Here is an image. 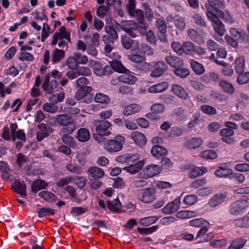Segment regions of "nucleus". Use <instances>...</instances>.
<instances>
[{
    "instance_id": "58",
    "label": "nucleus",
    "mask_w": 249,
    "mask_h": 249,
    "mask_svg": "<svg viewBox=\"0 0 249 249\" xmlns=\"http://www.w3.org/2000/svg\"><path fill=\"white\" fill-rule=\"evenodd\" d=\"M189 224L191 226L199 228L208 224V222L203 218H196L191 220Z\"/></svg>"
},
{
    "instance_id": "44",
    "label": "nucleus",
    "mask_w": 249,
    "mask_h": 249,
    "mask_svg": "<svg viewBox=\"0 0 249 249\" xmlns=\"http://www.w3.org/2000/svg\"><path fill=\"white\" fill-rule=\"evenodd\" d=\"M207 171V169L205 167H195L194 169H192L189 174V177L191 178H196L198 176L202 175Z\"/></svg>"
},
{
    "instance_id": "62",
    "label": "nucleus",
    "mask_w": 249,
    "mask_h": 249,
    "mask_svg": "<svg viewBox=\"0 0 249 249\" xmlns=\"http://www.w3.org/2000/svg\"><path fill=\"white\" fill-rule=\"evenodd\" d=\"M239 74L237 78V82L238 84L242 85L249 82V72Z\"/></svg>"
},
{
    "instance_id": "21",
    "label": "nucleus",
    "mask_w": 249,
    "mask_h": 249,
    "mask_svg": "<svg viewBox=\"0 0 249 249\" xmlns=\"http://www.w3.org/2000/svg\"><path fill=\"white\" fill-rule=\"evenodd\" d=\"M212 22V25L215 32L220 36H222L225 32L224 25L222 21L217 17L211 20Z\"/></svg>"
},
{
    "instance_id": "51",
    "label": "nucleus",
    "mask_w": 249,
    "mask_h": 249,
    "mask_svg": "<svg viewBox=\"0 0 249 249\" xmlns=\"http://www.w3.org/2000/svg\"><path fill=\"white\" fill-rule=\"evenodd\" d=\"M65 97V94L63 92H60L53 94L49 98L50 102L53 105H55L58 102H62Z\"/></svg>"
},
{
    "instance_id": "24",
    "label": "nucleus",
    "mask_w": 249,
    "mask_h": 249,
    "mask_svg": "<svg viewBox=\"0 0 249 249\" xmlns=\"http://www.w3.org/2000/svg\"><path fill=\"white\" fill-rule=\"evenodd\" d=\"M73 132H60L62 134L61 138L62 141L66 144L69 145L72 148L75 147L76 146V142L74 138L70 136Z\"/></svg>"
},
{
    "instance_id": "34",
    "label": "nucleus",
    "mask_w": 249,
    "mask_h": 249,
    "mask_svg": "<svg viewBox=\"0 0 249 249\" xmlns=\"http://www.w3.org/2000/svg\"><path fill=\"white\" fill-rule=\"evenodd\" d=\"M12 187L14 190L20 196H25L26 195L25 185L19 180H16L13 183Z\"/></svg>"
},
{
    "instance_id": "23",
    "label": "nucleus",
    "mask_w": 249,
    "mask_h": 249,
    "mask_svg": "<svg viewBox=\"0 0 249 249\" xmlns=\"http://www.w3.org/2000/svg\"><path fill=\"white\" fill-rule=\"evenodd\" d=\"M131 72L127 70V71L124 72L123 75L119 76L120 81L121 82L126 83L129 85H133L137 81L136 76L131 74Z\"/></svg>"
},
{
    "instance_id": "30",
    "label": "nucleus",
    "mask_w": 249,
    "mask_h": 249,
    "mask_svg": "<svg viewBox=\"0 0 249 249\" xmlns=\"http://www.w3.org/2000/svg\"><path fill=\"white\" fill-rule=\"evenodd\" d=\"M219 85L223 91L226 93L232 94L235 92V89L233 85L226 80H220Z\"/></svg>"
},
{
    "instance_id": "55",
    "label": "nucleus",
    "mask_w": 249,
    "mask_h": 249,
    "mask_svg": "<svg viewBox=\"0 0 249 249\" xmlns=\"http://www.w3.org/2000/svg\"><path fill=\"white\" fill-rule=\"evenodd\" d=\"M177 217L182 219H187L196 216L195 212L190 211H181L176 213Z\"/></svg>"
},
{
    "instance_id": "35",
    "label": "nucleus",
    "mask_w": 249,
    "mask_h": 249,
    "mask_svg": "<svg viewBox=\"0 0 249 249\" xmlns=\"http://www.w3.org/2000/svg\"><path fill=\"white\" fill-rule=\"evenodd\" d=\"M183 53L188 55H193L195 53V44L190 41L183 42L182 54Z\"/></svg>"
},
{
    "instance_id": "26",
    "label": "nucleus",
    "mask_w": 249,
    "mask_h": 249,
    "mask_svg": "<svg viewBox=\"0 0 249 249\" xmlns=\"http://www.w3.org/2000/svg\"><path fill=\"white\" fill-rule=\"evenodd\" d=\"M247 242V239L243 237H237L232 240L228 249H242Z\"/></svg>"
},
{
    "instance_id": "39",
    "label": "nucleus",
    "mask_w": 249,
    "mask_h": 249,
    "mask_svg": "<svg viewBox=\"0 0 249 249\" xmlns=\"http://www.w3.org/2000/svg\"><path fill=\"white\" fill-rule=\"evenodd\" d=\"M192 18L194 23L198 26L201 28H205L207 26V22L198 13H195L192 16Z\"/></svg>"
},
{
    "instance_id": "15",
    "label": "nucleus",
    "mask_w": 249,
    "mask_h": 249,
    "mask_svg": "<svg viewBox=\"0 0 249 249\" xmlns=\"http://www.w3.org/2000/svg\"><path fill=\"white\" fill-rule=\"evenodd\" d=\"M131 137L135 143L139 146L144 145L146 142V138L142 133L135 131L131 133Z\"/></svg>"
},
{
    "instance_id": "8",
    "label": "nucleus",
    "mask_w": 249,
    "mask_h": 249,
    "mask_svg": "<svg viewBox=\"0 0 249 249\" xmlns=\"http://www.w3.org/2000/svg\"><path fill=\"white\" fill-rule=\"evenodd\" d=\"M105 31L107 35L103 36V41L105 43H111L113 44L114 41L118 39V35L116 31L110 25H106Z\"/></svg>"
},
{
    "instance_id": "52",
    "label": "nucleus",
    "mask_w": 249,
    "mask_h": 249,
    "mask_svg": "<svg viewBox=\"0 0 249 249\" xmlns=\"http://www.w3.org/2000/svg\"><path fill=\"white\" fill-rule=\"evenodd\" d=\"M159 229V226H153L149 228H138L137 231L143 235L151 234L156 231Z\"/></svg>"
},
{
    "instance_id": "53",
    "label": "nucleus",
    "mask_w": 249,
    "mask_h": 249,
    "mask_svg": "<svg viewBox=\"0 0 249 249\" xmlns=\"http://www.w3.org/2000/svg\"><path fill=\"white\" fill-rule=\"evenodd\" d=\"M205 7L207 9L206 16L210 20L217 17L214 13L215 12V9H216L215 6L209 3L205 4Z\"/></svg>"
},
{
    "instance_id": "57",
    "label": "nucleus",
    "mask_w": 249,
    "mask_h": 249,
    "mask_svg": "<svg viewBox=\"0 0 249 249\" xmlns=\"http://www.w3.org/2000/svg\"><path fill=\"white\" fill-rule=\"evenodd\" d=\"M121 42L124 49H129L132 47L133 40L126 35H124L121 37Z\"/></svg>"
},
{
    "instance_id": "13",
    "label": "nucleus",
    "mask_w": 249,
    "mask_h": 249,
    "mask_svg": "<svg viewBox=\"0 0 249 249\" xmlns=\"http://www.w3.org/2000/svg\"><path fill=\"white\" fill-rule=\"evenodd\" d=\"M164 59L166 62L171 67L174 68V69L182 67L184 64L183 60L181 58L175 55H166Z\"/></svg>"
},
{
    "instance_id": "5",
    "label": "nucleus",
    "mask_w": 249,
    "mask_h": 249,
    "mask_svg": "<svg viewBox=\"0 0 249 249\" xmlns=\"http://www.w3.org/2000/svg\"><path fill=\"white\" fill-rule=\"evenodd\" d=\"M249 207V202L246 199H239L232 202L230 208L231 215H238L245 213Z\"/></svg>"
},
{
    "instance_id": "3",
    "label": "nucleus",
    "mask_w": 249,
    "mask_h": 249,
    "mask_svg": "<svg viewBox=\"0 0 249 249\" xmlns=\"http://www.w3.org/2000/svg\"><path fill=\"white\" fill-rule=\"evenodd\" d=\"M56 122L62 126L60 132H74L76 129V124L74 119L70 115L64 114L55 116Z\"/></svg>"
},
{
    "instance_id": "6",
    "label": "nucleus",
    "mask_w": 249,
    "mask_h": 249,
    "mask_svg": "<svg viewBox=\"0 0 249 249\" xmlns=\"http://www.w3.org/2000/svg\"><path fill=\"white\" fill-rule=\"evenodd\" d=\"M92 88L91 87H86L79 89L75 93V98L80 102L89 104L91 102L93 94L91 93Z\"/></svg>"
},
{
    "instance_id": "47",
    "label": "nucleus",
    "mask_w": 249,
    "mask_h": 249,
    "mask_svg": "<svg viewBox=\"0 0 249 249\" xmlns=\"http://www.w3.org/2000/svg\"><path fill=\"white\" fill-rule=\"evenodd\" d=\"M38 196L44 200L50 202L54 201L56 198L55 196L53 194L46 191H43L39 193Z\"/></svg>"
},
{
    "instance_id": "12",
    "label": "nucleus",
    "mask_w": 249,
    "mask_h": 249,
    "mask_svg": "<svg viewBox=\"0 0 249 249\" xmlns=\"http://www.w3.org/2000/svg\"><path fill=\"white\" fill-rule=\"evenodd\" d=\"M168 66L163 61H158L155 66L154 70L151 72L150 76L154 78L162 76L167 70Z\"/></svg>"
},
{
    "instance_id": "32",
    "label": "nucleus",
    "mask_w": 249,
    "mask_h": 249,
    "mask_svg": "<svg viewBox=\"0 0 249 249\" xmlns=\"http://www.w3.org/2000/svg\"><path fill=\"white\" fill-rule=\"evenodd\" d=\"M233 225L240 228H249V216L246 215L242 218L233 220Z\"/></svg>"
},
{
    "instance_id": "31",
    "label": "nucleus",
    "mask_w": 249,
    "mask_h": 249,
    "mask_svg": "<svg viewBox=\"0 0 249 249\" xmlns=\"http://www.w3.org/2000/svg\"><path fill=\"white\" fill-rule=\"evenodd\" d=\"M141 109L140 105L136 104H132L125 107L123 110L125 116H130L138 112Z\"/></svg>"
},
{
    "instance_id": "10",
    "label": "nucleus",
    "mask_w": 249,
    "mask_h": 249,
    "mask_svg": "<svg viewBox=\"0 0 249 249\" xmlns=\"http://www.w3.org/2000/svg\"><path fill=\"white\" fill-rule=\"evenodd\" d=\"M111 124L107 121H100L96 124V132L100 135L107 136L110 134Z\"/></svg>"
},
{
    "instance_id": "61",
    "label": "nucleus",
    "mask_w": 249,
    "mask_h": 249,
    "mask_svg": "<svg viewBox=\"0 0 249 249\" xmlns=\"http://www.w3.org/2000/svg\"><path fill=\"white\" fill-rule=\"evenodd\" d=\"M176 27L179 30H183L186 27V22L184 18L178 17L174 20Z\"/></svg>"
},
{
    "instance_id": "49",
    "label": "nucleus",
    "mask_w": 249,
    "mask_h": 249,
    "mask_svg": "<svg viewBox=\"0 0 249 249\" xmlns=\"http://www.w3.org/2000/svg\"><path fill=\"white\" fill-rule=\"evenodd\" d=\"M110 65L112 66V70L119 73L127 71V69L120 61H112Z\"/></svg>"
},
{
    "instance_id": "17",
    "label": "nucleus",
    "mask_w": 249,
    "mask_h": 249,
    "mask_svg": "<svg viewBox=\"0 0 249 249\" xmlns=\"http://www.w3.org/2000/svg\"><path fill=\"white\" fill-rule=\"evenodd\" d=\"M226 196L222 193L216 194L209 200L208 204L211 207H215L225 201Z\"/></svg>"
},
{
    "instance_id": "27",
    "label": "nucleus",
    "mask_w": 249,
    "mask_h": 249,
    "mask_svg": "<svg viewBox=\"0 0 249 249\" xmlns=\"http://www.w3.org/2000/svg\"><path fill=\"white\" fill-rule=\"evenodd\" d=\"M189 63L192 70L196 75H201L205 71L204 66L197 61L191 59Z\"/></svg>"
},
{
    "instance_id": "22",
    "label": "nucleus",
    "mask_w": 249,
    "mask_h": 249,
    "mask_svg": "<svg viewBox=\"0 0 249 249\" xmlns=\"http://www.w3.org/2000/svg\"><path fill=\"white\" fill-rule=\"evenodd\" d=\"M172 90L176 95L181 99L185 100L189 97L188 93L181 86L173 84L172 86Z\"/></svg>"
},
{
    "instance_id": "48",
    "label": "nucleus",
    "mask_w": 249,
    "mask_h": 249,
    "mask_svg": "<svg viewBox=\"0 0 249 249\" xmlns=\"http://www.w3.org/2000/svg\"><path fill=\"white\" fill-rule=\"evenodd\" d=\"M37 213L39 217H43L46 216L53 215L55 211L51 208H42L37 209Z\"/></svg>"
},
{
    "instance_id": "36",
    "label": "nucleus",
    "mask_w": 249,
    "mask_h": 249,
    "mask_svg": "<svg viewBox=\"0 0 249 249\" xmlns=\"http://www.w3.org/2000/svg\"><path fill=\"white\" fill-rule=\"evenodd\" d=\"M47 184L46 182L42 179L35 180L31 186V191L35 193L38 191L46 188Z\"/></svg>"
},
{
    "instance_id": "40",
    "label": "nucleus",
    "mask_w": 249,
    "mask_h": 249,
    "mask_svg": "<svg viewBox=\"0 0 249 249\" xmlns=\"http://www.w3.org/2000/svg\"><path fill=\"white\" fill-rule=\"evenodd\" d=\"M107 207L110 210L114 212H118L120 211L121 203L119 199H115L113 201H107Z\"/></svg>"
},
{
    "instance_id": "38",
    "label": "nucleus",
    "mask_w": 249,
    "mask_h": 249,
    "mask_svg": "<svg viewBox=\"0 0 249 249\" xmlns=\"http://www.w3.org/2000/svg\"><path fill=\"white\" fill-rule=\"evenodd\" d=\"M230 33L239 42H242L245 40L246 34L244 32L239 31L235 28H232L230 30Z\"/></svg>"
},
{
    "instance_id": "42",
    "label": "nucleus",
    "mask_w": 249,
    "mask_h": 249,
    "mask_svg": "<svg viewBox=\"0 0 249 249\" xmlns=\"http://www.w3.org/2000/svg\"><path fill=\"white\" fill-rule=\"evenodd\" d=\"M94 100L95 102L102 104H107L110 102L109 97L102 93H96Z\"/></svg>"
},
{
    "instance_id": "37",
    "label": "nucleus",
    "mask_w": 249,
    "mask_h": 249,
    "mask_svg": "<svg viewBox=\"0 0 249 249\" xmlns=\"http://www.w3.org/2000/svg\"><path fill=\"white\" fill-rule=\"evenodd\" d=\"M65 55V53L64 50L55 49L52 54V62L55 64L60 62L64 57Z\"/></svg>"
},
{
    "instance_id": "46",
    "label": "nucleus",
    "mask_w": 249,
    "mask_h": 249,
    "mask_svg": "<svg viewBox=\"0 0 249 249\" xmlns=\"http://www.w3.org/2000/svg\"><path fill=\"white\" fill-rule=\"evenodd\" d=\"M245 67V60L243 57H239L235 60V69L237 73L243 72Z\"/></svg>"
},
{
    "instance_id": "43",
    "label": "nucleus",
    "mask_w": 249,
    "mask_h": 249,
    "mask_svg": "<svg viewBox=\"0 0 249 249\" xmlns=\"http://www.w3.org/2000/svg\"><path fill=\"white\" fill-rule=\"evenodd\" d=\"M156 26L158 29L159 32L161 33H167V25L163 17H161L157 19Z\"/></svg>"
},
{
    "instance_id": "56",
    "label": "nucleus",
    "mask_w": 249,
    "mask_h": 249,
    "mask_svg": "<svg viewBox=\"0 0 249 249\" xmlns=\"http://www.w3.org/2000/svg\"><path fill=\"white\" fill-rule=\"evenodd\" d=\"M210 96L212 99L220 102H225L228 99V97L226 95L214 90L211 91Z\"/></svg>"
},
{
    "instance_id": "59",
    "label": "nucleus",
    "mask_w": 249,
    "mask_h": 249,
    "mask_svg": "<svg viewBox=\"0 0 249 249\" xmlns=\"http://www.w3.org/2000/svg\"><path fill=\"white\" fill-rule=\"evenodd\" d=\"M76 70L78 76H88L91 74L89 68L86 67H77Z\"/></svg>"
},
{
    "instance_id": "20",
    "label": "nucleus",
    "mask_w": 249,
    "mask_h": 249,
    "mask_svg": "<svg viewBox=\"0 0 249 249\" xmlns=\"http://www.w3.org/2000/svg\"><path fill=\"white\" fill-rule=\"evenodd\" d=\"M168 83L163 81L148 88L147 90L149 93H159L165 91L168 87Z\"/></svg>"
},
{
    "instance_id": "28",
    "label": "nucleus",
    "mask_w": 249,
    "mask_h": 249,
    "mask_svg": "<svg viewBox=\"0 0 249 249\" xmlns=\"http://www.w3.org/2000/svg\"><path fill=\"white\" fill-rule=\"evenodd\" d=\"M151 153L153 156L160 158L165 156L167 154V150L162 146L155 145L152 147Z\"/></svg>"
},
{
    "instance_id": "50",
    "label": "nucleus",
    "mask_w": 249,
    "mask_h": 249,
    "mask_svg": "<svg viewBox=\"0 0 249 249\" xmlns=\"http://www.w3.org/2000/svg\"><path fill=\"white\" fill-rule=\"evenodd\" d=\"M173 72L176 75L181 78H185L190 74L189 70L187 68H182V67L176 68Z\"/></svg>"
},
{
    "instance_id": "29",
    "label": "nucleus",
    "mask_w": 249,
    "mask_h": 249,
    "mask_svg": "<svg viewBox=\"0 0 249 249\" xmlns=\"http://www.w3.org/2000/svg\"><path fill=\"white\" fill-rule=\"evenodd\" d=\"M90 138V134L89 130L85 128H80L77 132L76 138L81 142H86Z\"/></svg>"
},
{
    "instance_id": "14",
    "label": "nucleus",
    "mask_w": 249,
    "mask_h": 249,
    "mask_svg": "<svg viewBox=\"0 0 249 249\" xmlns=\"http://www.w3.org/2000/svg\"><path fill=\"white\" fill-rule=\"evenodd\" d=\"M180 200L175 199L173 201L168 203L162 210L166 214H170L176 212L179 208Z\"/></svg>"
},
{
    "instance_id": "18",
    "label": "nucleus",
    "mask_w": 249,
    "mask_h": 249,
    "mask_svg": "<svg viewBox=\"0 0 249 249\" xmlns=\"http://www.w3.org/2000/svg\"><path fill=\"white\" fill-rule=\"evenodd\" d=\"M187 35L190 39L198 44L201 45L204 42L202 36L198 33L197 31L194 29L188 30Z\"/></svg>"
},
{
    "instance_id": "11",
    "label": "nucleus",
    "mask_w": 249,
    "mask_h": 249,
    "mask_svg": "<svg viewBox=\"0 0 249 249\" xmlns=\"http://www.w3.org/2000/svg\"><path fill=\"white\" fill-rule=\"evenodd\" d=\"M155 190L152 188H148L139 195L138 198L144 203H149L156 199Z\"/></svg>"
},
{
    "instance_id": "7",
    "label": "nucleus",
    "mask_w": 249,
    "mask_h": 249,
    "mask_svg": "<svg viewBox=\"0 0 249 249\" xmlns=\"http://www.w3.org/2000/svg\"><path fill=\"white\" fill-rule=\"evenodd\" d=\"M126 11L128 15L137 20H142L144 18L143 12L141 9H136V1L135 0H128L126 5Z\"/></svg>"
},
{
    "instance_id": "9",
    "label": "nucleus",
    "mask_w": 249,
    "mask_h": 249,
    "mask_svg": "<svg viewBox=\"0 0 249 249\" xmlns=\"http://www.w3.org/2000/svg\"><path fill=\"white\" fill-rule=\"evenodd\" d=\"M38 130L36 132V139L38 142L42 141L52 133L53 129L48 125L41 123L38 124Z\"/></svg>"
},
{
    "instance_id": "16",
    "label": "nucleus",
    "mask_w": 249,
    "mask_h": 249,
    "mask_svg": "<svg viewBox=\"0 0 249 249\" xmlns=\"http://www.w3.org/2000/svg\"><path fill=\"white\" fill-rule=\"evenodd\" d=\"M160 171V166L155 164L150 165L143 169V175L147 178H151L159 174Z\"/></svg>"
},
{
    "instance_id": "4",
    "label": "nucleus",
    "mask_w": 249,
    "mask_h": 249,
    "mask_svg": "<svg viewBox=\"0 0 249 249\" xmlns=\"http://www.w3.org/2000/svg\"><path fill=\"white\" fill-rule=\"evenodd\" d=\"M125 142L124 138L120 135L116 136L113 139H109L104 143V149L110 153L120 151Z\"/></svg>"
},
{
    "instance_id": "2",
    "label": "nucleus",
    "mask_w": 249,
    "mask_h": 249,
    "mask_svg": "<svg viewBox=\"0 0 249 249\" xmlns=\"http://www.w3.org/2000/svg\"><path fill=\"white\" fill-rule=\"evenodd\" d=\"M71 42L70 33L66 31L64 26H61L58 30V32H55L53 36V39L51 45H55L58 43V46L60 48H68V42Z\"/></svg>"
},
{
    "instance_id": "41",
    "label": "nucleus",
    "mask_w": 249,
    "mask_h": 249,
    "mask_svg": "<svg viewBox=\"0 0 249 249\" xmlns=\"http://www.w3.org/2000/svg\"><path fill=\"white\" fill-rule=\"evenodd\" d=\"M232 171L229 168L219 167L214 172L216 176L219 178H226L232 174Z\"/></svg>"
},
{
    "instance_id": "64",
    "label": "nucleus",
    "mask_w": 249,
    "mask_h": 249,
    "mask_svg": "<svg viewBox=\"0 0 249 249\" xmlns=\"http://www.w3.org/2000/svg\"><path fill=\"white\" fill-rule=\"evenodd\" d=\"M171 48L178 55H182V48L183 44H181L180 43L178 42H173L171 43Z\"/></svg>"
},
{
    "instance_id": "60",
    "label": "nucleus",
    "mask_w": 249,
    "mask_h": 249,
    "mask_svg": "<svg viewBox=\"0 0 249 249\" xmlns=\"http://www.w3.org/2000/svg\"><path fill=\"white\" fill-rule=\"evenodd\" d=\"M142 7L144 10L147 20L149 21H151L153 18V15L149 5L147 3H143L142 4Z\"/></svg>"
},
{
    "instance_id": "25",
    "label": "nucleus",
    "mask_w": 249,
    "mask_h": 249,
    "mask_svg": "<svg viewBox=\"0 0 249 249\" xmlns=\"http://www.w3.org/2000/svg\"><path fill=\"white\" fill-rule=\"evenodd\" d=\"M88 174L94 178H102L105 176L104 170L96 166H92L89 168L88 171Z\"/></svg>"
},
{
    "instance_id": "19",
    "label": "nucleus",
    "mask_w": 249,
    "mask_h": 249,
    "mask_svg": "<svg viewBox=\"0 0 249 249\" xmlns=\"http://www.w3.org/2000/svg\"><path fill=\"white\" fill-rule=\"evenodd\" d=\"M203 140L199 137L190 139L185 142L184 146L189 149H196L199 148L202 144Z\"/></svg>"
},
{
    "instance_id": "45",
    "label": "nucleus",
    "mask_w": 249,
    "mask_h": 249,
    "mask_svg": "<svg viewBox=\"0 0 249 249\" xmlns=\"http://www.w3.org/2000/svg\"><path fill=\"white\" fill-rule=\"evenodd\" d=\"M159 219L157 216H148L141 218L139 220L140 224L144 227L148 226L156 223Z\"/></svg>"
},
{
    "instance_id": "63",
    "label": "nucleus",
    "mask_w": 249,
    "mask_h": 249,
    "mask_svg": "<svg viewBox=\"0 0 249 249\" xmlns=\"http://www.w3.org/2000/svg\"><path fill=\"white\" fill-rule=\"evenodd\" d=\"M43 109L44 111L46 112L51 113H53L56 112L58 110V107L57 106H55V105H53L51 103H46L44 104L43 106Z\"/></svg>"
},
{
    "instance_id": "33",
    "label": "nucleus",
    "mask_w": 249,
    "mask_h": 249,
    "mask_svg": "<svg viewBox=\"0 0 249 249\" xmlns=\"http://www.w3.org/2000/svg\"><path fill=\"white\" fill-rule=\"evenodd\" d=\"M129 166L125 168L127 172L131 174H134L138 172L144 165L142 161H138L134 164H128Z\"/></svg>"
},
{
    "instance_id": "54",
    "label": "nucleus",
    "mask_w": 249,
    "mask_h": 249,
    "mask_svg": "<svg viewBox=\"0 0 249 249\" xmlns=\"http://www.w3.org/2000/svg\"><path fill=\"white\" fill-rule=\"evenodd\" d=\"M200 156L204 159L213 160L216 158L217 155L214 150H207L201 152Z\"/></svg>"
},
{
    "instance_id": "1",
    "label": "nucleus",
    "mask_w": 249,
    "mask_h": 249,
    "mask_svg": "<svg viewBox=\"0 0 249 249\" xmlns=\"http://www.w3.org/2000/svg\"><path fill=\"white\" fill-rule=\"evenodd\" d=\"M139 24L133 21L123 20L121 22L120 24H117L122 30L127 33L131 37L134 38L137 36L135 31H138L142 35H144L148 27V24L144 21V18L142 20H137Z\"/></svg>"
}]
</instances>
